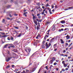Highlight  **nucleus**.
Here are the masks:
<instances>
[{"instance_id": "nucleus-28", "label": "nucleus", "mask_w": 73, "mask_h": 73, "mask_svg": "<svg viewBox=\"0 0 73 73\" xmlns=\"http://www.w3.org/2000/svg\"><path fill=\"white\" fill-rule=\"evenodd\" d=\"M54 39V38H52L50 40L51 41H52Z\"/></svg>"}, {"instance_id": "nucleus-6", "label": "nucleus", "mask_w": 73, "mask_h": 73, "mask_svg": "<svg viewBox=\"0 0 73 73\" xmlns=\"http://www.w3.org/2000/svg\"><path fill=\"white\" fill-rule=\"evenodd\" d=\"M12 58V57H8V58H6V61L7 62H8V61H9L11 60V59Z\"/></svg>"}, {"instance_id": "nucleus-48", "label": "nucleus", "mask_w": 73, "mask_h": 73, "mask_svg": "<svg viewBox=\"0 0 73 73\" xmlns=\"http://www.w3.org/2000/svg\"><path fill=\"white\" fill-rule=\"evenodd\" d=\"M46 37H49V35H46L45 36Z\"/></svg>"}, {"instance_id": "nucleus-27", "label": "nucleus", "mask_w": 73, "mask_h": 73, "mask_svg": "<svg viewBox=\"0 0 73 73\" xmlns=\"http://www.w3.org/2000/svg\"><path fill=\"white\" fill-rule=\"evenodd\" d=\"M10 7H11L10 5H8L7 6V8H9Z\"/></svg>"}, {"instance_id": "nucleus-60", "label": "nucleus", "mask_w": 73, "mask_h": 73, "mask_svg": "<svg viewBox=\"0 0 73 73\" xmlns=\"http://www.w3.org/2000/svg\"><path fill=\"white\" fill-rule=\"evenodd\" d=\"M25 70H24L23 71V72L24 73H25Z\"/></svg>"}, {"instance_id": "nucleus-5", "label": "nucleus", "mask_w": 73, "mask_h": 73, "mask_svg": "<svg viewBox=\"0 0 73 73\" xmlns=\"http://www.w3.org/2000/svg\"><path fill=\"white\" fill-rule=\"evenodd\" d=\"M62 64H63V66L64 67V68L66 67V66H67V65L65 64V61H62Z\"/></svg>"}, {"instance_id": "nucleus-18", "label": "nucleus", "mask_w": 73, "mask_h": 73, "mask_svg": "<svg viewBox=\"0 0 73 73\" xmlns=\"http://www.w3.org/2000/svg\"><path fill=\"white\" fill-rule=\"evenodd\" d=\"M28 13L27 12H26V13H24V15L25 16V17H27V13Z\"/></svg>"}, {"instance_id": "nucleus-11", "label": "nucleus", "mask_w": 73, "mask_h": 73, "mask_svg": "<svg viewBox=\"0 0 73 73\" xmlns=\"http://www.w3.org/2000/svg\"><path fill=\"white\" fill-rule=\"evenodd\" d=\"M40 37V35L38 34V35L36 37V38L38 39V37Z\"/></svg>"}, {"instance_id": "nucleus-22", "label": "nucleus", "mask_w": 73, "mask_h": 73, "mask_svg": "<svg viewBox=\"0 0 73 73\" xmlns=\"http://www.w3.org/2000/svg\"><path fill=\"white\" fill-rule=\"evenodd\" d=\"M25 70H26V72H31V70H27V69H26Z\"/></svg>"}, {"instance_id": "nucleus-17", "label": "nucleus", "mask_w": 73, "mask_h": 73, "mask_svg": "<svg viewBox=\"0 0 73 73\" xmlns=\"http://www.w3.org/2000/svg\"><path fill=\"white\" fill-rule=\"evenodd\" d=\"M9 16L10 17H13V15H12V14H9Z\"/></svg>"}, {"instance_id": "nucleus-10", "label": "nucleus", "mask_w": 73, "mask_h": 73, "mask_svg": "<svg viewBox=\"0 0 73 73\" xmlns=\"http://www.w3.org/2000/svg\"><path fill=\"white\" fill-rule=\"evenodd\" d=\"M46 48H49V45L48 44V43H47V42L46 43Z\"/></svg>"}, {"instance_id": "nucleus-61", "label": "nucleus", "mask_w": 73, "mask_h": 73, "mask_svg": "<svg viewBox=\"0 0 73 73\" xmlns=\"http://www.w3.org/2000/svg\"><path fill=\"white\" fill-rule=\"evenodd\" d=\"M40 18H41V16H39V17H38V19H40Z\"/></svg>"}, {"instance_id": "nucleus-14", "label": "nucleus", "mask_w": 73, "mask_h": 73, "mask_svg": "<svg viewBox=\"0 0 73 73\" xmlns=\"http://www.w3.org/2000/svg\"><path fill=\"white\" fill-rule=\"evenodd\" d=\"M32 16H33V19H35V18H36V15H34L33 14H32Z\"/></svg>"}, {"instance_id": "nucleus-35", "label": "nucleus", "mask_w": 73, "mask_h": 73, "mask_svg": "<svg viewBox=\"0 0 73 73\" xmlns=\"http://www.w3.org/2000/svg\"><path fill=\"white\" fill-rule=\"evenodd\" d=\"M7 40H11V39H10V38H9V37H8L7 38Z\"/></svg>"}, {"instance_id": "nucleus-24", "label": "nucleus", "mask_w": 73, "mask_h": 73, "mask_svg": "<svg viewBox=\"0 0 73 73\" xmlns=\"http://www.w3.org/2000/svg\"><path fill=\"white\" fill-rule=\"evenodd\" d=\"M56 45H57V44H55L53 46H54H54H56Z\"/></svg>"}, {"instance_id": "nucleus-32", "label": "nucleus", "mask_w": 73, "mask_h": 73, "mask_svg": "<svg viewBox=\"0 0 73 73\" xmlns=\"http://www.w3.org/2000/svg\"><path fill=\"white\" fill-rule=\"evenodd\" d=\"M12 68H14L15 67V65H12Z\"/></svg>"}, {"instance_id": "nucleus-53", "label": "nucleus", "mask_w": 73, "mask_h": 73, "mask_svg": "<svg viewBox=\"0 0 73 73\" xmlns=\"http://www.w3.org/2000/svg\"><path fill=\"white\" fill-rule=\"evenodd\" d=\"M60 30H61V31H64V29H61Z\"/></svg>"}, {"instance_id": "nucleus-54", "label": "nucleus", "mask_w": 73, "mask_h": 73, "mask_svg": "<svg viewBox=\"0 0 73 73\" xmlns=\"http://www.w3.org/2000/svg\"><path fill=\"white\" fill-rule=\"evenodd\" d=\"M49 46H50V45H51V44L50 43H49L48 44Z\"/></svg>"}, {"instance_id": "nucleus-4", "label": "nucleus", "mask_w": 73, "mask_h": 73, "mask_svg": "<svg viewBox=\"0 0 73 73\" xmlns=\"http://www.w3.org/2000/svg\"><path fill=\"white\" fill-rule=\"evenodd\" d=\"M55 25L54 24L51 27V28L52 31H54L55 30Z\"/></svg>"}, {"instance_id": "nucleus-19", "label": "nucleus", "mask_w": 73, "mask_h": 73, "mask_svg": "<svg viewBox=\"0 0 73 73\" xmlns=\"http://www.w3.org/2000/svg\"><path fill=\"white\" fill-rule=\"evenodd\" d=\"M0 34H1L2 35H5V33H4L0 32Z\"/></svg>"}, {"instance_id": "nucleus-47", "label": "nucleus", "mask_w": 73, "mask_h": 73, "mask_svg": "<svg viewBox=\"0 0 73 73\" xmlns=\"http://www.w3.org/2000/svg\"><path fill=\"white\" fill-rule=\"evenodd\" d=\"M67 17L66 16L60 18V19H62V18H64V17Z\"/></svg>"}, {"instance_id": "nucleus-59", "label": "nucleus", "mask_w": 73, "mask_h": 73, "mask_svg": "<svg viewBox=\"0 0 73 73\" xmlns=\"http://www.w3.org/2000/svg\"><path fill=\"white\" fill-rule=\"evenodd\" d=\"M56 62H58V60H56Z\"/></svg>"}, {"instance_id": "nucleus-45", "label": "nucleus", "mask_w": 73, "mask_h": 73, "mask_svg": "<svg viewBox=\"0 0 73 73\" xmlns=\"http://www.w3.org/2000/svg\"><path fill=\"white\" fill-rule=\"evenodd\" d=\"M60 56H64V54H60Z\"/></svg>"}, {"instance_id": "nucleus-55", "label": "nucleus", "mask_w": 73, "mask_h": 73, "mask_svg": "<svg viewBox=\"0 0 73 73\" xmlns=\"http://www.w3.org/2000/svg\"><path fill=\"white\" fill-rule=\"evenodd\" d=\"M66 30H67V28H66L65 29H64V31H66Z\"/></svg>"}, {"instance_id": "nucleus-41", "label": "nucleus", "mask_w": 73, "mask_h": 73, "mask_svg": "<svg viewBox=\"0 0 73 73\" xmlns=\"http://www.w3.org/2000/svg\"><path fill=\"white\" fill-rule=\"evenodd\" d=\"M52 9H53V8H54V6L53 5L52 6Z\"/></svg>"}, {"instance_id": "nucleus-3", "label": "nucleus", "mask_w": 73, "mask_h": 73, "mask_svg": "<svg viewBox=\"0 0 73 73\" xmlns=\"http://www.w3.org/2000/svg\"><path fill=\"white\" fill-rule=\"evenodd\" d=\"M42 9L40 7H38L36 8V11L38 12H42Z\"/></svg>"}, {"instance_id": "nucleus-20", "label": "nucleus", "mask_w": 73, "mask_h": 73, "mask_svg": "<svg viewBox=\"0 0 73 73\" xmlns=\"http://www.w3.org/2000/svg\"><path fill=\"white\" fill-rule=\"evenodd\" d=\"M39 28H40V25H39L38 26H37V30H38V29H39Z\"/></svg>"}, {"instance_id": "nucleus-52", "label": "nucleus", "mask_w": 73, "mask_h": 73, "mask_svg": "<svg viewBox=\"0 0 73 73\" xmlns=\"http://www.w3.org/2000/svg\"><path fill=\"white\" fill-rule=\"evenodd\" d=\"M65 70H68V68H66L65 69Z\"/></svg>"}, {"instance_id": "nucleus-36", "label": "nucleus", "mask_w": 73, "mask_h": 73, "mask_svg": "<svg viewBox=\"0 0 73 73\" xmlns=\"http://www.w3.org/2000/svg\"><path fill=\"white\" fill-rule=\"evenodd\" d=\"M55 8H57V5H56L55 6Z\"/></svg>"}, {"instance_id": "nucleus-63", "label": "nucleus", "mask_w": 73, "mask_h": 73, "mask_svg": "<svg viewBox=\"0 0 73 73\" xmlns=\"http://www.w3.org/2000/svg\"><path fill=\"white\" fill-rule=\"evenodd\" d=\"M71 57L70 56H69L68 57V58H70Z\"/></svg>"}, {"instance_id": "nucleus-21", "label": "nucleus", "mask_w": 73, "mask_h": 73, "mask_svg": "<svg viewBox=\"0 0 73 73\" xmlns=\"http://www.w3.org/2000/svg\"><path fill=\"white\" fill-rule=\"evenodd\" d=\"M50 7V5H49V3H47L46 5V7Z\"/></svg>"}, {"instance_id": "nucleus-57", "label": "nucleus", "mask_w": 73, "mask_h": 73, "mask_svg": "<svg viewBox=\"0 0 73 73\" xmlns=\"http://www.w3.org/2000/svg\"><path fill=\"white\" fill-rule=\"evenodd\" d=\"M42 8H43V9H45V7L44 6H42Z\"/></svg>"}, {"instance_id": "nucleus-12", "label": "nucleus", "mask_w": 73, "mask_h": 73, "mask_svg": "<svg viewBox=\"0 0 73 73\" xmlns=\"http://www.w3.org/2000/svg\"><path fill=\"white\" fill-rule=\"evenodd\" d=\"M50 22L49 21H47L46 22V25H48L49 24H50Z\"/></svg>"}, {"instance_id": "nucleus-26", "label": "nucleus", "mask_w": 73, "mask_h": 73, "mask_svg": "<svg viewBox=\"0 0 73 73\" xmlns=\"http://www.w3.org/2000/svg\"><path fill=\"white\" fill-rule=\"evenodd\" d=\"M10 68L9 66H8L6 67V68L8 69V68Z\"/></svg>"}, {"instance_id": "nucleus-51", "label": "nucleus", "mask_w": 73, "mask_h": 73, "mask_svg": "<svg viewBox=\"0 0 73 73\" xmlns=\"http://www.w3.org/2000/svg\"><path fill=\"white\" fill-rule=\"evenodd\" d=\"M11 40H13V37H11Z\"/></svg>"}, {"instance_id": "nucleus-8", "label": "nucleus", "mask_w": 73, "mask_h": 73, "mask_svg": "<svg viewBox=\"0 0 73 73\" xmlns=\"http://www.w3.org/2000/svg\"><path fill=\"white\" fill-rule=\"evenodd\" d=\"M50 31V30H48L46 33V35H49V32Z\"/></svg>"}, {"instance_id": "nucleus-25", "label": "nucleus", "mask_w": 73, "mask_h": 73, "mask_svg": "<svg viewBox=\"0 0 73 73\" xmlns=\"http://www.w3.org/2000/svg\"><path fill=\"white\" fill-rule=\"evenodd\" d=\"M15 28H16V29H19V27H15Z\"/></svg>"}, {"instance_id": "nucleus-64", "label": "nucleus", "mask_w": 73, "mask_h": 73, "mask_svg": "<svg viewBox=\"0 0 73 73\" xmlns=\"http://www.w3.org/2000/svg\"><path fill=\"white\" fill-rule=\"evenodd\" d=\"M50 14H52V12L50 11Z\"/></svg>"}, {"instance_id": "nucleus-50", "label": "nucleus", "mask_w": 73, "mask_h": 73, "mask_svg": "<svg viewBox=\"0 0 73 73\" xmlns=\"http://www.w3.org/2000/svg\"><path fill=\"white\" fill-rule=\"evenodd\" d=\"M65 45H68V43H65Z\"/></svg>"}, {"instance_id": "nucleus-38", "label": "nucleus", "mask_w": 73, "mask_h": 73, "mask_svg": "<svg viewBox=\"0 0 73 73\" xmlns=\"http://www.w3.org/2000/svg\"><path fill=\"white\" fill-rule=\"evenodd\" d=\"M4 21H5V19H3L2 22L3 23H4Z\"/></svg>"}, {"instance_id": "nucleus-58", "label": "nucleus", "mask_w": 73, "mask_h": 73, "mask_svg": "<svg viewBox=\"0 0 73 73\" xmlns=\"http://www.w3.org/2000/svg\"><path fill=\"white\" fill-rule=\"evenodd\" d=\"M69 48H66V50H68V49Z\"/></svg>"}, {"instance_id": "nucleus-49", "label": "nucleus", "mask_w": 73, "mask_h": 73, "mask_svg": "<svg viewBox=\"0 0 73 73\" xmlns=\"http://www.w3.org/2000/svg\"><path fill=\"white\" fill-rule=\"evenodd\" d=\"M58 31L59 32H61V29H60L58 30Z\"/></svg>"}, {"instance_id": "nucleus-29", "label": "nucleus", "mask_w": 73, "mask_h": 73, "mask_svg": "<svg viewBox=\"0 0 73 73\" xmlns=\"http://www.w3.org/2000/svg\"><path fill=\"white\" fill-rule=\"evenodd\" d=\"M62 72H64V71H65V70L64 69H62Z\"/></svg>"}, {"instance_id": "nucleus-56", "label": "nucleus", "mask_w": 73, "mask_h": 73, "mask_svg": "<svg viewBox=\"0 0 73 73\" xmlns=\"http://www.w3.org/2000/svg\"><path fill=\"white\" fill-rule=\"evenodd\" d=\"M64 56H66V57H68V55H64Z\"/></svg>"}, {"instance_id": "nucleus-42", "label": "nucleus", "mask_w": 73, "mask_h": 73, "mask_svg": "<svg viewBox=\"0 0 73 73\" xmlns=\"http://www.w3.org/2000/svg\"><path fill=\"white\" fill-rule=\"evenodd\" d=\"M56 64H57V63H56V62H55L54 64V65H56Z\"/></svg>"}, {"instance_id": "nucleus-39", "label": "nucleus", "mask_w": 73, "mask_h": 73, "mask_svg": "<svg viewBox=\"0 0 73 73\" xmlns=\"http://www.w3.org/2000/svg\"><path fill=\"white\" fill-rule=\"evenodd\" d=\"M46 68L47 69V70H48V66H46Z\"/></svg>"}, {"instance_id": "nucleus-40", "label": "nucleus", "mask_w": 73, "mask_h": 73, "mask_svg": "<svg viewBox=\"0 0 73 73\" xmlns=\"http://www.w3.org/2000/svg\"><path fill=\"white\" fill-rule=\"evenodd\" d=\"M12 46H10L8 47L9 49H10V48H12Z\"/></svg>"}, {"instance_id": "nucleus-9", "label": "nucleus", "mask_w": 73, "mask_h": 73, "mask_svg": "<svg viewBox=\"0 0 73 73\" xmlns=\"http://www.w3.org/2000/svg\"><path fill=\"white\" fill-rule=\"evenodd\" d=\"M36 70V68H33V69L32 70H31V71H30V73H32V72H33Z\"/></svg>"}, {"instance_id": "nucleus-62", "label": "nucleus", "mask_w": 73, "mask_h": 73, "mask_svg": "<svg viewBox=\"0 0 73 73\" xmlns=\"http://www.w3.org/2000/svg\"><path fill=\"white\" fill-rule=\"evenodd\" d=\"M12 46V47H13V48L15 47V46Z\"/></svg>"}, {"instance_id": "nucleus-13", "label": "nucleus", "mask_w": 73, "mask_h": 73, "mask_svg": "<svg viewBox=\"0 0 73 73\" xmlns=\"http://www.w3.org/2000/svg\"><path fill=\"white\" fill-rule=\"evenodd\" d=\"M61 23H62V24H64V23H65V21L64 20L62 21H61Z\"/></svg>"}, {"instance_id": "nucleus-23", "label": "nucleus", "mask_w": 73, "mask_h": 73, "mask_svg": "<svg viewBox=\"0 0 73 73\" xmlns=\"http://www.w3.org/2000/svg\"><path fill=\"white\" fill-rule=\"evenodd\" d=\"M53 61H52V60H51L50 61V64H52V63L53 62Z\"/></svg>"}, {"instance_id": "nucleus-44", "label": "nucleus", "mask_w": 73, "mask_h": 73, "mask_svg": "<svg viewBox=\"0 0 73 73\" xmlns=\"http://www.w3.org/2000/svg\"><path fill=\"white\" fill-rule=\"evenodd\" d=\"M66 52V51H65V50H63V53H65Z\"/></svg>"}, {"instance_id": "nucleus-30", "label": "nucleus", "mask_w": 73, "mask_h": 73, "mask_svg": "<svg viewBox=\"0 0 73 73\" xmlns=\"http://www.w3.org/2000/svg\"><path fill=\"white\" fill-rule=\"evenodd\" d=\"M14 15L15 16H17V14H14Z\"/></svg>"}, {"instance_id": "nucleus-46", "label": "nucleus", "mask_w": 73, "mask_h": 73, "mask_svg": "<svg viewBox=\"0 0 73 73\" xmlns=\"http://www.w3.org/2000/svg\"><path fill=\"white\" fill-rule=\"evenodd\" d=\"M7 37V35H4L2 36V37Z\"/></svg>"}, {"instance_id": "nucleus-33", "label": "nucleus", "mask_w": 73, "mask_h": 73, "mask_svg": "<svg viewBox=\"0 0 73 73\" xmlns=\"http://www.w3.org/2000/svg\"><path fill=\"white\" fill-rule=\"evenodd\" d=\"M21 36V34H20V35L17 36L18 37H20Z\"/></svg>"}, {"instance_id": "nucleus-37", "label": "nucleus", "mask_w": 73, "mask_h": 73, "mask_svg": "<svg viewBox=\"0 0 73 73\" xmlns=\"http://www.w3.org/2000/svg\"><path fill=\"white\" fill-rule=\"evenodd\" d=\"M52 61H54V60H55V58H52Z\"/></svg>"}, {"instance_id": "nucleus-7", "label": "nucleus", "mask_w": 73, "mask_h": 73, "mask_svg": "<svg viewBox=\"0 0 73 73\" xmlns=\"http://www.w3.org/2000/svg\"><path fill=\"white\" fill-rule=\"evenodd\" d=\"M66 38H67L66 39V40H68V39H69L70 38V36H69V35H67V36L66 37Z\"/></svg>"}, {"instance_id": "nucleus-34", "label": "nucleus", "mask_w": 73, "mask_h": 73, "mask_svg": "<svg viewBox=\"0 0 73 73\" xmlns=\"http://www.w3.org/2000/svg\"><path fill=\"white\" fill-rule=\"evenodd\" d=\"M7 53H8V54H10V52L8 51H7Z\"/></svg>"}, {"instance_id": "nucleus-1", "label": "nucleus", "mask_w": 73, "mask_h": 73, "mask_svg": "<svg viewBox=\"0 0 73 73\" xmlns=\"http://www.w3.org/2000/svg\"><path fill=\"white\" fill-rule=\"evenodd\" d=\"M34 22L35 23V24L36 25H37V21H38V22H41V21L42 20L41 19H39L38 20V19H33Z\"/></svg>"}, {"instance_id": "nucleus-15", "label": "nucleus", "mask_w": 73, "mask_h": 73, "mask_svg": "<svg viewBox=\"0 0 73 73\" xmlns=\"http://www.w3.org/2000/svg\"><path fill=\"white\" fill-rule=\"evenodd\" d=\"M9 45V44H6L4 48H7V46H8V45Z\"/></svg>"}, {"instance_id": "nucleus-31", "label": "nucleus", "mask_w": 73, "mask_h": 73, "mask_svg": "<svg viewBox=\"0 0 73 73\" xmlns=\"http://www.w3.org/2000/svg\"><path fill=\"white\" fill-rule=\"evenodd\" d=\"M40 13H38L37 14V16H40Z\"/></svg>"}, {"instance_id": "nucleus-43", "label": "nucleus", "mask_w": 73, "mask_h": 73, "mask_svg": "<svg viewBox=\"0 0 73 73\" xmlns=\"http://www.w3.org/2000/svg\"><path fill=\"white\" fill-rule=\"evenodd\" d=\"M44 13H45L44 12H42V15H44Z\"/></svg>"}, {"instance_id": "nucleus-2", "label": "nucleus", "mask_w": 73, "mask_h": 73, "mask_svg": "<svg viewBox=\"0 0 73 73\" xmlns=\"http://www.w3.org/2000/svg\"><path fill=\"white\" fill-rule=\"evenodd\" d=\"M26 52H27L28 53V54H29L30 53H31V49L30 48H29L27 49H26L25 50Z\"/></svg>"}, {"instance_id": "nucleus-16", "label": "nucleus", "mask_w": 73, "mask_h": 73, "mask_svg": "<svg viewBox=\"0 0 73 73\" xmlns=\"http://www.w3.org/2000/svg\"><path fill=\"white\" fill-rule=\"evenodd\" d=\"M60 40L61 41V44H64V41L62 40V39H60Z\"/></svg>"}]
</instances>
